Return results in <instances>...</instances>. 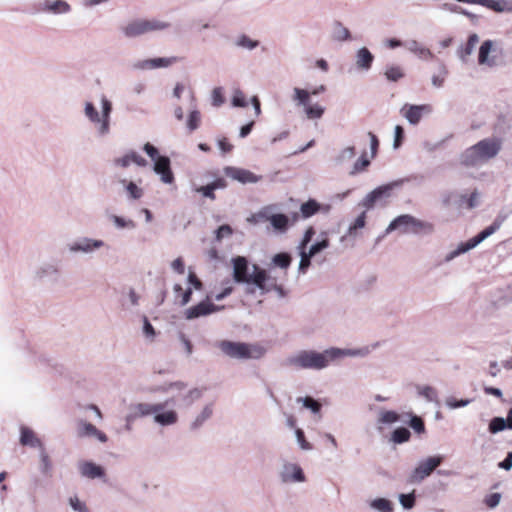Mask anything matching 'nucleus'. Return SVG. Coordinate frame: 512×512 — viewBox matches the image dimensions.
I'll list each match as a JSON object with an SVG mask.
<instances>
[{
	"label": "nucleus",
	"mask_w": 512,
	"mask_h": 512,
	"mask_svg": "<svg viewBox=\"0 0 512 512\" xmlns=\"http://www.w3.org/2000/svg\"><path fill=\"white\" fill-rule=\"evenodd\" d=\"M233 279L237 283H247L256 285L262 293L271 290H280L276 278L270 276L268 272L257 265H253V273H248V261L245 257L237 256L233 258Z\"/></svg>",
	"instance_id": "nucleus-1"
},
{
	"label": "nucleus",
	"mask_w": 512,
	"mask_h": 512,
	"mask_svg": "<svg viewBox=\"0 0 512 512\" xmlns=\"http://www.w3.org/2000/svg\"><path fill=\"white\" fill-rule=\"evenodd\" d=\"M350 350L338 348L327 349L323 352L314 350H302L288 359V364L297 369L321 370L326 368L332 361L344 355H355Z\"/></svg>",
	"instance_id": "nucleus-2"
},
{
	"label": "nucleus",
	"mask_w": 512,
	"mask_h": 512,
	"mask_svg": "<svg viewBox=\"0 0 512 512\" xmlns=\"http://www.w3.org/2000/svg\"><path fill=\"white\" fill-rule=\"evenodd\" d=\"M502 147L499 138H486L468 148L462 155L461 162L465 166H475L479 162L495 157Z\"/></svg>",
	"instance_id": "nucleus-3"
},
{
	"label": "nucleus",
	"mask_w": 512,
	"mask_h": 512,
	"mask_svg": "<svg viewBox=\"0 0 512 512\" xmlns=\"http://www.w3.org/2000/svg\"><path fill=\"white\" fill-rule=\"evenodd\" d=\"M218 348L228 357L234 359H259L265 354V349L258 344L233 342L223 340Z\"/></svg>",
	"instance_id": "nucleus-4"
},
{
	"label": "nucleus",
	"mask_w": 512,
	"mask_h": 512,
	"mask_svg": "<svg viewBox=\"0 0 512 512\" xmlns=\"http://www.w3.org/2000/svg\"><path fill=\"white\" fill-rule=\"evenodd\" d=\"M403 227L404 233L430 234L434 230V225L427 221H422L409 214H403L396 217L388 226L387 231H393Z\"/></svg>",
	"instance_id": "nucleus-5"
},
{
	"label": "nucleus",
	"mask_w": 512,
	"mask_h": 512,
	"mask_svg": "<svg viewBox=\"0 0 512 512\" xmlns=\"http://www.w3.org/2000/svg\"><path fill=\"white\" fill-rule=\"evenodd\" d=\"M326 90L324 85L319 86L318 88L313 89L312 91H308L301 88H294V97L293 99L298 102L299 105L304 106V111L309 119H319L323 116L325 112V108L320 104L316 103L314 105L309 104V98L311 95H317Z\"/></svg>",
	"instance_id": "nucleus-6"
},
{
	"label": "nucleus",
	"mask_w": 512,
	"mask_h": 512,
	"mask_svg": "<svg viewBox=\"0 0 512 512\" xmlns=\"http://www.w3.org/2000/svg\"><path fill=\"white\" fill-rule=\"evenodd\" d=\"M168 23L159 20L136 19L129 22L122 28L124 34L128 38H134L146 34L148 32L166 29Z\"/></svg>",
	"instance_id": "nucleus-7"
},
{
	"label": "nucleus",
	"mask_w": 512,
	"mask_h": 512,
	"mask_svg": "<svg viewBox=\"0 0 512 512\" xmlns=\"http://www.w3.org/2000/svg\"><path fill=\"white\" fill-rule=\"evenodd\" d=\"M501 221H494L493 224L486 227L483 231H481L478 235L475 237L469 239L465 243H461L458 248L453 251L449 257V259H452L455 256L460 255L461 253H465L468 250L476 247L479 243H481L483 240H485L487 237L495 233L501 226Z\"/></svg>",
	"instance_id": "nucleus-8"
},
{
	"label": "nucleus",
	"mask_w": 512,
	"mask_h": 512,
	"mask_svg": "<svg viewBox=\"0 0 512 512\" xmlns=\"http://www.w3.org/2000/svg\"><path fill=\"white\" fill-rule=\"evenodd\" d=\"M223 308H224V306H217V305L213 304L210 300V297L207 296V298L205 300L186 309L184 315L187 320H192L195 318L207 316L214 312L220 311Z\"/></svg>",
	"instance_id": "nucleus-9"
},
{
	"label": "nucleus",
	"mask_w": 512,
	"mask_h": 512,
	"mask_svg": "<svg viewBox=\"0 0 512 512\" xmlns=\"http://www.w3.org/2000/svg\"><path fill=\"white\" fill-rule=\"evenodd\" d=\"M443 461L441 456L429 457L426 460L419 463L412 474V480L414 482L421 481L429 476Z\"/></svg>",
	"instance_id": "nucleus-10"
},
{
	"label": "nucleus",
	"mask_w": 512,
	"mask_h": 512,
	"mask_svg": "<svg viewBox=\"0 0 512 512\" xmlns=\"http://www.w3.org/2000/svg\"><path fill=\"white\" fill-rule=\"evenodd\" d=\"M402 183L403 180H397L386 185L377 187L366 196L364 200V205L367 206L368 208L373 207L377 200H379L382 197H389L391 195L392 190L395 187L402 185Z\"/></svg>",
	"instance_id": "nucleus-11"
},
{
	"label": "nucleus",
	"mask_w": 512,
	"mask_h": 512,
	"mask_svg": "<svg viewBox=\"0 0 512 512\" xmlns=\"http://www.w3.org/2000/svg\"><path fill=\"white\" fill-rule=\"evenodd\" d=\"M430 105H409L405 104L401 108V114L409 121V123L416 125L420 122L424 113H430Z\"/></svg>",
	"instance_id": "nucleus-12"
},
{
	"label": "nucleus",
	"mask_w": 512,
	"mask_h": 512,
	"mask_svg": "<svg viewBox=\"0 0 512 512\" xmlns=\"http://www.w3.org/2000/svg\"><path fill=\"white\" fill-rule=\"evenodd\" d=\"M224 173L227 177H230L233 180H236L242 184L256 183L260 179V177H258L257 175H255L253 172H251L249 170L232 167V166L225 167Z\"/></svg>",
	"instance_id": "nucleus-13"
},
{
	"label": "nucleus",
	"mask_w": 512,
	"mask_h": 512,
	"mask_svg": "<svg viewBox=\"0 0 512 512\" xmlns=\"http://www.w3.org/2000/svg\"><path fill=\"white\" fill-rule=\"evenodd\" d=\"M257 217L261 220L269 221L273 228L279 232H285L289 226V218L287 215L278 213L267 215L265 211H260Z\"/></svg>",
	"instance_id": "nucleus-14"
},
{
	"label": "nucleus",
	"mask_w": 512,
	"mask_h": 512,
	"mask_svg": "<svg viewBox=\"0 0 512 512\" xmlns=\"http://www.w3.org/2000/svg\"><path fill=\"white\" fill-rule=\"evenodd\" d=\"M78 436L79 437H95L100 442L105 443L108 441L106 434L98 430L93 424L86 421H79L78 423Z\"/></svg>",
	"instance_id": "nucleus-15"
},
{
	"label": "nucleus",
	"mask_w": 512,
	"mask_h": 512,
	"mask_svg": "<svg viewBox=\"0 0 512 512\" xmlns=\"http://www.w3.org/2000/svg\"><path fill=\"white\" fill-rule=\"evenodd\" d=\"M154 170L161 175L164 183H172L174 180L173 173L170 168V160L166 156H159L155 162Z\"/></svg>",
	"instance_id": "nucleus-16"
},
{
	"label": "nucleus",
	"mask_w": 512,
	"mask_h": 512,
	"mask_svg": "<svg viewBox=\"0 0 512 512\" xmlns=\"http://www.w3.org/2000/svg\"><path fill=\"white\" fill-rule=\"evenodd\" d=\"M79 471L83 477L89 479L101 478L105 475L104 469L90 461H83L79 464Z\"/></svg>",
	"instance_id": "nucleus-17"
},
{
	"label": "nucleus",
	"mask_w": 512,
	"mask_h": 512,
	"mask_svg": "<svg viewBox=\"0 0 512 512\" xmlns=\"http://www.w3.org/2000/svg\"><path fill=\"white\" fill-rule=\"evenodd\" d=\"M493 46L494 44L491 40H486L481 44L478 54V63L480 65L492 67L496 64L495 58L493 56L489 57L490 53L494 51Z\"/></svg>",
	"instance_id": "nucleus-18"
},
{
	"label": "nucleus",
	"mask_w": 512,
	"mask_h": 512,
	"mask_svg": "<svg viewBox=\"0 0 512 512\" xmlns=\"http://www.w3.org/2000/svg\"><path fill=\"white\" fill-rule=\"evenodd\" d=\"M131 163H135L141 167H144L148 164L145 158L134 151H131L123 157H119L114 160V164L122 168L128 167Z\"/></svg>",
	"instance_id": "nucleus-19"
},
{
	"label": "nucleus",
	"mask_w": 512,
	"mask_h": 512,
	"mask_svg": "<svg viewBox=\"0 0 512 512\" xmlns=\"http://www.w3.org/2000/svg\"><path fill=\"white\" fill-rule=\"evenodd\" d=\"M227 186V182L224 178H217L213 182L200 186L196 189L198 193H201L204 197L214 200L216 198L214 191L216 189H222Z\"/></svg>",
	"instance_id": "nucleus-20"
},
{
	"label": "nucleus",
	"mask_w": 512,
	"mask_h": 512,
	"mask_svg": "<svg viewBox=\"0 0 512 512\" xmlns=\"http://www.w3.org/2000/svg\"><path fill=\"white\" fill-rule=\"evenodd\" d=\"M178 59L176 57L153 58L147 59L139 63L137 66L141 69H156L160 67H168L174 64Z\"/></svg>",
	"instance_id": "nucleus-21"
},
{
	"label": "nucleus",
	"mask_w": 512,
	"mask_h": 512,
	"mask_svg": "<svg viewBox=\"0 0 512 512\" xmlns=\"http://www.w3.org/2000/svg\"><path fill=\"white\" fill-rule=\"evenodd\" d=\"M321 209V205L315 199H309L300 206V217L307 219L317 214ZM299 217L298 213L294 214V220Z\"/></svg>",
	"instance_id": "nucleus-22"
},
{
	"label": "nucleus",
	"mask_w": 512,
	"mask_h": 512,
	"mask_svg": "<svg viewBox=\"0 0 512 512\" xmlns=\"http://www.w3.org/2000/svg\"><path fill=\"white\" fill-rule=\"evenodd\" d=\"M168 403L169 400L165 401L164 403L157 404L139 403L135 407L136 414L139 416H148L151 414H156L157 412L164 410Z\"/></svg>",
	"instance_id": "nucleus-23"
},
{
	"label": "nucleus",
	"mask_w": 512,
	"mask_h": 512,
	"mask_svg": "<svg viewBox=\"0 0 512 512\" xmlns=\"http://www.w3.org/2000/svg\"><path fill=\"white\" fill-rule=\"evenodd\" d=\"M479 42V37L477 34L473 33L471 34L469 37H468V40L467 42L462 45L459 49H458V56L459 58L466 62L468 57L472 54V52L474 51L475 49V46L477 45V43Z\"/></svg>",
	"instance_id": "nucleus-24"
},
{
	"label": "nucleus",
	"mask_w": 512,
	"mask_h": 512,
	"mask_svg": "<svg viewBox=\"0 0 512 512\" xmlns=\"http://www.w3.org/2000/svg\"><path fill=\"white\" fill-rule=\"evenodd\" d=\"M458 2L477 4L487 7L493 11L501 12L504 10L506 2L504 0H457Z\"/></svg>",
	"instance_id": "nucleus-25"
},
{
	"label": "nucleus",
	"mask_w": 512,
	"mask_h": 512,
	"mask_svg": "<svg viewBox=\"0 0 512 512\" xmlns=\"http://www.w3.org/2000/svg\"><path fill=\"white\" fill-rule=\"evenodd\" d=\"M44 10L53 14H63L70 11V5L64 0L45 1Z\"/></svg>",
	"instance_id": "nucleus-26"
},
{
	"label": "nucleus",
	"mask_w": 512,
	"mask_h": 512,
	"mask_svg": "<svg viewBox=\"0 0 512 512\" xmlns=\"http://www.w3.org/2000/svg\"><path fill=\"white\" fill-rule=\"evenodd\" d=\"M20 442L22 445L31 447H42V443L35 433L28 427L21 428Z\"/></svg>",
	"instance_id": "nucleus-27"
},
{
	"label": "nucleus",
	"mask_w": 512,
	"mask_h": 512,
	"mask_svg": "<svg viewBox=\"0 0 512 512\" xmlns=\"http://www.w3.org/2000/svg\"><path fill=\"white\" fill-rule=\"evenodd\" d=\"M374 60V56L372 53L365 47L359 49L357 53L356 64L357 67L363 70L370 69L372 62Z\"/></svg>",
	"instance_id": "nucleus-28"
},
{
	"label": "nucleus",
	"mask_w": 512,
	"mask_h": 512,
	"mask_svg": "<svg viewBox=\"0 0 512 512\" xmlns=\"http://www.w3.org/2000/svg\"><path fill=\"white\" fill-rule=\"evenodd\" d=\"M154 420L163 426L173 425L178 421V415L174 410L160 411L155 414Z\"/></svg>",
	"instance_id": "nucleus-29"
},
{
	"label": "nucleus",
	"mask_w": 512,
	"mask_h": 512,
	"mask_svg": "<svg viewBox=\"0 0 512 512\" xmlns=\"http://www.w3.org/2000/svg\"><path fill=\"white\" fill-rule=\"evenodd\" d=\"M386 79L390 82H398L405 76L404 69L399 65H390L386 67L384 73Z\"/></svg>",
	"instance_id": "nucleus-30"
},
{
	"label": "nucleus",
	"mask_w": 512,
	"mask_h": 512,
	"mask_svg": "<svg viewBox=\"0 0 512 512\" xmlns=\"http://www.w3.org/2000/svg\"><path fill=\"white\" fill-rule=\"evenodd\" d=\"M478 193L477 191L472 192L469 196L462 194L458 201V208L472 209L477 205Z\"/></svg>",
	"instance_id": "nucleus-31"
},
{
	"label": "nucleus",
	"mask_w": 512,
	"mask_h": 512,
	"mask_svg": "<svg viewBox=\"0 0 512 512\" xmlns=\"http://www.w3.org/2000/svg\"><path fill=\"white\" fill-rule=\"evenodd\" d=\"M174 292L177 294L176 298L180 297L179 304L181 306H185L187 303L190 302L192 298L193 291L191 288H188L186 290H183L182 286L180 284H175L173 287Z\"/></svg>",
	"instance_id": "nucleus-32"
},
{
	"label": "nucleus",
	"mask_w": 512,
	"mask_h": 512,
	"mask_svg": "<svg viewBox=\"0 0 512 512\" xmlns=\"http://www.w3.org/2000/svg\"><path fill=\"white\" fill-rule=\"evenodd\" d=\"M332 37L337 41H345L350 39V32L342 23L335 22Z\"/></svg>",
	"instance_id": "nucleus-33"
},
{
	"label": "nucleus",
	"mask_w": 512,
	"mask_h": 512,
	"mask_svg": "<svg viewBox=\"0 0 512 512\" xmlns=\"http://www.w3.org/2000/svg\"><path fill=\"white\" fill-rule=\"evenodd\" d=\"M411 437V433L407 428L400 427L393 431L392 441L398 444L407 442Z\"/></svg>",
	"instance_id": "nucleus-34"
},
{
	"label": "nucleus",
	"mask_w": 512,
	"mask_h": 512,
	"mask_svg": "<svg viewBox=\"0 0 512 512\" xmlns=\"http://www.w3.org/2000/svg\"><path fill=\"white\" fill-rule=\"evenodd\" d=\"M272 261L274 265L282 269H287L292 262V258L288 253L282 252L274 255Z\"/></svg>",
	"instance_id": "nucleus-35"
},
{
	"label": "nucleus",
	"mask_w": 512,
	"mask_h": 512,
	"mask_svg": "<svg viewBox=\"0 0 512 512\" xmlns=\"http://www.w3.org/2000/svg\"><path fill=\"white\" fill-rule=\"evenodd\" d=\"M506 427H508V419L505 420L501 417H495L489 423V431L493 434L504 430Z\"/></svg>",
	"instance_id": "nucleus-36"
},
{
	"label": "nucleus",
	"mask_w": 512,
	"mask_h": 512,
	"mask_svg": "<svg viewBox=\"0 0 512 512\" xmlns=\"http://www.w3.org/2000/svg\"><path fill=\"white\" fill-rule=\"evenodd\" d=\"M222 287H223L222 291L215 295V299L217 301L223 300L225 297L229 296L234 290L233 283L230 279H226V280L222 281Z\"/></svg>",
	"instance_id": "nucleus-37"
},
{
	"label": "nucleus",
	"mask_w": 512,
	"mask_h": 512,
	"mask_svg": "<svg viewBox=\"0 0 512 512\" xmlns=\"http://www.w3.org/2000/svg\"><path fill=\"white\" fill-rule=\"evenodd\" d=\"M371 506L381 512H392L391 502L384 498H378L372 501Z\"/></svg>",
	"instance_id": "nucleus-38"
},
{
	"label": "nucleus",
	"mask_w": 512,
	"mask_h": 512,
	"mask_svg": "<svg viewBox=\"0 0 512 512\" xmlns=\"http://www.w3.org/2000/svg\"><path fill=\"white\" fill-rule=\"evenodd\" d=\"M200 122H201L200 112L197 110L192 111L189 114L188 121H187V126H188L189 130L190 131L196 130L199 127Z\"/></svg>",
	"instance_id": "nucleus-39"
},
{
	"label": "nucleus",
	"mask_w": 512,
	"mask_h": 512,
	"mask_svg": "<svg viewBox=\"0 0 512 512\" xmlns=\"http://www.w3.org/2000/svg\"><path fill=\"white\" fill-rule=\"evenodd\" d=\"M298 402H303V406L311 409L314 413H318L321 409L320 403L308 396L305 398H298Z\"/></svg>",
	"instance_id": "nucleus-40"
},
{
	"label": "nucleus",
	"mask_w": 512,
	"mask_h": 512,
	"mask_svg": "<svg viewBox=\"0 0 512 512\" xmlns=\"http://www.w3.org/2000/svg\"><path fill=\"white\" fill-rule=\"evenodd\" d=\"M232 104L235 107H246L248 105L246 97L241 90H235L232 97Z\"/></svg>",
	"instance_id": "nucleus-41"
},
{
	"label": "nucleus",
	"mask_w": 512,
	"mask_h": 512,
	"mask_svg": "<svg viewBox=\"0 0 512 512\" xmlns=\"http://www.w3.org/2000/svg\"><path fill=\"white\" fill-rule=\"evenodd\" d=\"M300 256H301V260L299 263V270L304 273L310 266L311 258L313 256H308V252L306 251V249H300Z\"/></svg>",
	"instance_id": "nucleus-42"
},
{
	"label": "nucleus",
	"mask_w": 512,
	"mask_h": 512,
	"mask_svg": "<svg viewBox=\"0 0 512 512\" xmlns=\"http://www.w3.org/2000/svg\"><path fill=\"white\" fill-rule=\"evenodd\" d=\"M329 246V240L327 238L313 244L309 251H308V256H314L316 255L317 253H319L320 251H322L323 249L327 248Z\"/></svg>",
	"instance_id": "nucleus-43"
},
{
	"label": "nucleus",
	"mask_w": 512,
	"mask_h": 512,
	"mask_svg": "<svg viewBox=\"0 0 512 512\" xmlns=\"http://www.w3.org/2000/svg\"><path fill=\"white\" fill-rule=\"evenodd\" d=\"M399 420V415L394 411H384L381 413L380 422L385 424H390L397 422Z\"/></svg>",
	"instance_id": "nucleus-44"
},
{
	"label": "nucleus",
	"mask_w": 512,
	"mask_h": 512,
	"mask_svg": "<svg viewBox=\"0 0 512 512\" xmlns=\"http://www.w3.org/2000/svg\"><path fill=\"white\" fill-rule=\"evenodd\" d=\"M297 441L303 450H310L312 448L311 444L306 440L304 432L302 429L297 428L295 430Z\"/></svg>",
	"instance_id": "nucleus-45"
},
{
	"label": "nucleus",
	"mask_w": 512,
	"mask_h": 512,
	"mask_svg": "<svg viewBox=\"0 0 512 512\" xmlns=\"http://www.w3.org/2000/svg\"><path fill=\"white\" fill-rule=\"evenodd\" d=\"M410 427L417 433L425 432V424L418 416H413L410 420Z\"/></svg>",
	"instance_id": "nucleus-46"
},
{
	"label": "nucleus",
	"mask_w": 512,
	"mask_h": 512,
	"mask_svg": "<svg viewBox=\"0 0 512 512\" xmlns=\"http://www.w3.org/2000/svg\"><path fill=\"white\" fill-rule=\"evenodd\" d=\"M216 240L217 241H221L224 237H229L232 235L233 233V230L232 228L227 225V224H224V225H221L217 230H216Z\"/></svg>",
	"instance_id": "nucleus-47"
},
{
	"label": "nucleus",
	"mask_w": 512,
	"mask_h": 512,
	"mask_svg": "<svg viewBox=\"0 0 512 512\" xmlns=\"http://www.w3.org/2000/svg\"><path fill=\"white\" fill-rule=\"evenodd\" d=\"M212 407L210 405H207L201 414L196 418L194 422V427L200 426L205 420H207L212 415Z\"/></svg>",
	"instance_id": "nucleus-48"
},
{
	"label": "nucleus",
	"mask_w": 512,
	"mask_h": 512,
	"mask_svg": "<svg viewBox=\"0 0 512 512\" xmlns=\"http://www.w3.org/2000/svg\"><path fill=\"white\" fill-rule=\"evenodd\" d=\"M85 114L91 121L100 122L99 114L92 103L86 104Z\"/></svg>",
	"instance_id": "nucleus-49"
},
{
	"label": "nucleus",
	"mask_w": 512,
	"mask_h": 512,
	"mask_svg": "<svg viewBox=\"0 0 512 512\" xmlns=\"http://www.w3.org/2000/svg\"><path fill=\"white\" fill-rule=\"evenodd\" d=\"M366 223V212H362L354 221V223L349 227L350 233L352 231L358 230L360 228H363Z\"/></svg>",
	"instance_id": "nucleus-50"
},
{
	"label": "nucleus",
	"mask_w": 512,
	"mask_h": 512,
	"mask_svg": "<svg viewBox=\"0 0 512 512\" xmlns=\"http://www.w3.org/2000/svg\"><path fill=\"white\" fill-rule=\"evenodd\" d=\"M500 499L501 495L499 493H492L486 496V498L484 499V503L486 504L487 507L494 508L499 504Z\"/></svg>",
	"instance_id": "nucleus-51"
},
{
	"label": "nucleus",
	"mask_w": 512,
	"mask_h": 512,
	"mask_svg": "<svg viewBox=\"0 0 512 512\" xmlns=\"http://www.w3.org/2000/svg\"><path fill=\"white\" fill-rule=\"evenodd\" d=\"M400 502L406 509H411L415 504V497L413 494H401Z\"/></svg>",
	"instance_id": "nucleus-52"
},
{
	"label": "nucleus",
	"mask_w": 512,
	"mask_h": 512,
	"mask_svg": "<svg viewBox=\"0 0 512 512\" xmlns=\"http://www.w3.org/2000/svg\"><path fill=\"white\" fill-rule=\"evenodd\" d=\"M370 165V161L366 158L365 155H361V157L355 162L353 173L360 172L365 170Z\"/></svg>",
	"instance_id": "nucleus-53"
},
{
	"label": "nucleus",
	"mask_w": 512,
	"mask_h": 512,
	"mask_svg": "<svg viewBox=\"0 0 512 512\" xmlns=\"http://www.w3.org/2000/svg\"><path fill=\"white\" fill-rule=\"evenodd\" d=\"M315 235V230L312 226L307 228L305 231L304 237L300 243L299 249H306L308 243L311 241L312 237Z\"/></svg>",
	"instance_id": "nucleus-54"
},
{
	"label": "nucleus",
	"mask_w": 512,
	"mask_h": 512,
	"mask_svg": "<svg viewBox=\"0 0 512 512\" xmlns=\"http://www.w3.org/2000/svg\"><path fill=\"white\" fill-rule=\"evenodd\" d=\"M224 103V96L221 88H215L212 92V104L216 107Z\"/></svg>",
	"instance_id": "nucleus-55"
},
{
	"label": "nucleus",
	"mask_w": 512,
	"mask_h": 512,
	"mask_svg": "<svg viewBox=\"0 0 512 512\" xmlns=\"http://www.w3.org/2000/svg\"><path fill=\"white\" fill-rule=\"evenodd\" d=\"M127 191L131 198L139 199L142 196V189H140L135 183L130 182L127 185Z\"/></svg>",
	"instance_id": "nucleus-56"
},
{
	"label": "nucleus",
	"mask_w": 512,
	"mask_h": 512,
	"mask_svg": "<svg viewBox=\"0 0 512 512\" xmlns=\"http://www.w3.org/2000/svg\"><path fill=\"white\" fill-rule=\"evenodd\" d=\"M188 282L196 289L201 290L203 288L202 281L197 277L193 271H189Z\"/></svg>",
	"instance_id": "nucleus-57"
},
{
	"label": "nucleus",
	"mask_w": 512,
	"mask_h": 512,
	"mask_svg": "<svg viewBox=\"0 0 512 512\" xmlns=\"http://www.w3.org/2000/svg\"><path fill=\"white\" fill-rule=\"evenodd\" d=\"M70 505L75 511L88 512V509L86 508L85 504L80 502V500L76 496L70 498Z\"/></svg>",
	"instance_id": "nucleus-58"
},
{
	"label": "nucleus",
	"mask_w": 512,
	"mask_h": 512,
	"mask_svg": "<svg viewBox=\"0 0 512 512\" xmlns=\"http://www.w3.org/2000/svg\"><path fill=\"white\" fill-rule=\"evenodd\" d=\"M404 139V129L402 126L397 125L395 127V139H394V147L398 148Z\"/></svg>",
	"instance_id": "nucleus-59"
},
{
	"label": "nucleus",
	"mask_w": 512,
	"mask_h": 512,
	"mask_svg": "<svg viewBox=\"0 0 512 512\" xmlns=\"http://www.w3.org/2000/svg\"><path fill=\"white\" fill-rule=\"evenodd\" d=\"M110 111H111V104L108 100L104 99L103 100V113H104L105 120L102 124V132L106 131L108 128L107 118H108V114L110 113Z\"/></svg>",
	"instance_id": "nucleus-60"
},
{
	"label": "nucleus",
	"mask_w": 512,
	"mask_h": 512,
	"mask_svg": "<svg viewBox=\"0 0 512 512\" xmlns=\"http://www.w3.org/2000/svg\"><path fill=\"white\" fill-rule=\"evenodd\" d=\"M368 136L370 137L371 141V156L374 158L377 154L378 148H379V140L377 136L373 132H368Z\"/></svg>",
	"instance_id": "nucleus-61"
},
{
	"label": "nucleus",
	"mask_w": 512,
	"mask_h": 512,
	"mask_svg": "<svg viewBox=\"0 0 512 512\" xmlns=\"http://www.w3.org/2000/svg\"><path fill=\"white\" fill-rule=\"evenodd\" d=\"M172 269L177 272L178 274H184L185 272V265H184V261L181 257H178L176 258L172 264Z\"/></svg>",
	"instance_id": "nucleus-62"
},
{
	"label": "nucleus",
	"mask_w": 512,
	"mask_h": 512,
	"mask_svg": "<svg viewBox=\"0 0 512 512\" xmlns=\"http://www.w3.org/2000/svg\"><path fill=\"white\" fill-rule=\"evenodd\" d=\"M238 44L242 47H245V48H248V49H253L255 48L258 43L256 41H253L251 40L249 37L247 36H242L238 42Z\"/></svg>",
	"instance_id": "nucleus-63"
},
{
	"label": "nucleus",
	"mask_w": 512,
	"mask_h": 512,
	"mask_svg": "<svg viewBox=\"0 0 512 512\" xmlns=\"http://www.w3.org/2000/svg\"><path fill=\"white\" fill-rule=\"evenodd\" d=\"M218 146L223 153H229L233 149V145L228 141L227 138L219 139Z\"/></svg>",
	"instance_id": "nucleus-64"
}]
</instances>
